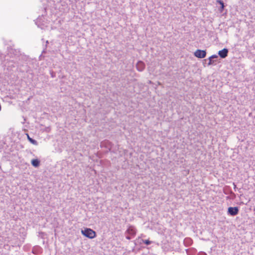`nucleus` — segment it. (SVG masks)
<instances>
[{
	"label": "nucleus",
	"mask_w": 255,
	"mask_h": 255,
	"mask_svg": "<svg viewBox=\"0 0 255 255\" xmlns=\"http://www.w3.org/2000/svg\"><path fill=\"white\" fill-rule=\"evenodd\" d=\"M127 238L128 239V240H129V239H130V237H127Z\"/></svg>",
	"instance_id": "14"
},
{
	"label": "nucleus",
	"mask_w": 255,
	"mask_h": 255,
	"mask_svg": "<svg viewBox=\"0 0 255 255\" xmlns=\"http://www.w3.org/2000/svg\"><path fill=\"white\" fill-rule=\"evenodd\" d=\"M31 164L33 166L37 167L39 166V164H40V161L37 159H34L31 160Z\"/></svg>",
	"instance_id": "7"
},
{
	"label": "nucleus",
	"mask_w": 255,
	"mask_h": 255,
	"mask_svg": "<svg viewBox=\"0 0 255 255\" xmlns=\"http://www.w3.org/2000/svg\"><path fill=\"white\" fill-rule=\"evenodd\" d=\"M81 233L84 236L91 239L96 237V232L90 228H85L81 231Z\"/></svg>",
	"instance_id": "1"
},
{
	"label": "nucleus",
	"mask_w": 255,
	"mask_h": 255,
	"mask_svg": "<svg viewBox=\"0 0 255 255\" xmlns=\"http://www.w3.org/2000/svg\"><path fill=\"white\" fill-rule=\"evenodd\" d=\"M143 242L146 245H148L151 244V241H149L148 240H144Z\"/></svg>",
	"instance_id": "12"
},
{
	"label": "nucleus",
	"mask_w": 255,
	"mask_h": 255,
	"mask_svg": "<svg viewBox=\"0 0 255 255\" xmlns=\"http://www.w3.org/2000/svg\"><path fill=\"white\" fill-rule=\"evenodd\" d=\"M228 53V49L226 48H224V49H222V50L219 51L218 52V54L221 58H224L227 56Z\"/></svg>",
	"instance_id": "5"
},
{
	"label": "nucleus",
	"mask_w": 255,
	"mask_h": 255,
	"mask_svg": "<svg viewBox=\"0 0 255 255\" xmlns=\"http://www.w3.org/2000/svg\"><path fill=\"white\" fill-rule=\"evenodd\" d=\"M239 213V208L237 207H230L228 209V213L231 216H234L237 215Z\"/></svg>",
	"instance_id": "3"
},
{
	"label": "nucleus",
	"mask_w": 255,
	"mask_h": 255,
	"mask_svg": "<svg viewBox=\"0 0 255 255\" xmlns=\"http://www.w3.org/2000/svg\"><path fill=\"white\" fill-rule=\"evenodd\" d=\"M217 2L220 4V5H221L220 11L222 12L224 8V2L221 0H217Z\"/></svg>",
	"instance_id": "9"
},
{
	"label": "nucleus",
	"mask_w": 255,
	"mask_h": 255,
	"mask_svg": "<svg viewBox=\"0 0 255 255\" xmlns=\"http://www.w3.org/2000/svg\"><path fill=\"white\" fill-rule=\"evenodd\" d=\"M136 68L138 71H140L143 70L144 68V64L143 62L141 61H139L137 62L136 64Z\"/></svg>",
	"instance_id": "6"
},
{
	"label": "nucleus",
	"mask_w": 255,
	"mask_h": 255,
	"mask_svg": "<svg viewBox=\"0 0 255 255\" xmlns=\"http://www.w3.org/2000/svg\"><path fill=\"white\" fill-rule=\"evenodd\" d=\"M26 135H27V137L28 140H29V138H30L29 135H28V134H26Z\"/></svg>",
	"instance_id": "13"
},
{
	"label": "nucleus",
	"mask_w": 255,
	"mask_h": 255,
	"mask_svg": "<svg viewBox=\"0 0 255 255\" xmlns=\"http://www.w3.org/2000/svg\"><path fill=\"white\" fill-rule=\"evenodd\" d=\"M218 56L216 55H213L209 57V62L208 63V65H212L213 63V61H212L213 58H216Z\"/></svg>",
	"instance_id": "8"
},
{
	"label": "nucleus",
	"mask_w": 255,
	"mask_h": 255,
	"mask_svg": "<svg viewBox=\"0 0 255 255\" xmlns=\"http://www.w3.org/2000/svg\"><path fill=\"white\" fill-rule=\"evenodd\" d=\"M194 55L199 58H203L206 55V52L205 50H201L198 49L194 52Z\"/></svg>",
	"instance_id": "2"
},
{
	"label": "nucleus",
	"mask_w": 255,
	"mask_h": 255,
	"mask_svg": "<svg viewBox=\"0 0 255 255\" xmlns=\"http://www.w3.org/2000/svg\"><path fill=\"white\" fill-rule=\"evenodd\" d=\"M29 141H30L32 144H34V145H37V142L35 140H34V139H32V138H29Z\"/></svg>",
	"instance_id": "10"
},
{
	"label": "nucleus",
	"mask_w": 255,
	"mask_h": 255,
	"mask_svg": "<svg viewBox=\"0 0 255 255\" xmlns=\"http://www.w3.org/2000/svg\"><path fill=\"white\" fill-rule=\"evenodd\" d=\"M127 232L131 236H134L136 234V231L135 228L133 226H129L127 230Z\"/></svg>",
	"instance_id": "4"
},
{
	"label": "nucleus",
	"mask_w": 255,
	"mask_h": 255,
	"mask_svg": "<svg viewBox=\"0 0 255 255\" xmlns=\"http://www.w3.org/2000/svg\"><path fill=\"white\" fill-rule=\"evenodd\" d=\"M29 141H30L32 144H34V145H37V142L35 140H34V139H32V138H29Z\"/></svg>",
	"instance_id": "11"
}]
</instances>
